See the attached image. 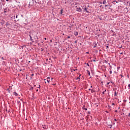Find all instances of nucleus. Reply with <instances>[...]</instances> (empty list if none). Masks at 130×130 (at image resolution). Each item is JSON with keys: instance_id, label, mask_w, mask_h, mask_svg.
<instances>
[{"instance_id": "27", "label": "nucleus", "mask_w": 130, "mask_h": 130, "mask_svg": "<svg viewBox=\"0 0 130 130\" xmlns=\"http://www.w3.org/2000/svg\"><path fill=\"white\" fill-rule=\"evenodd\" d=\"M115 121H116V119H114Z\"/></svg>"}, {"instance_id": "30", "label": "nucleus", "mask_w": 130, "mask_h": 130, "mask_svg": "<svg viewBox=\"0 0 130 130\" xmlns=\"http://www.w3.org/2000/svg\"><path fill=\"white\" fill-rule=\"evenodd\" d=\"M87 66H88V67H89V63H87Z\"/></svg>"}, {"instance_id": "26", "label": "nucleus", "mask_w": 130, "mask_h": 130, "mask_svg": "<svg viewBox=\"0 0 130 130\" xmlns=\"http://www.w3.org/2000/svg\"><path fill=\"white\" fill-rule=\"evenodd\" d=\"M88 90H89V91H91V89H90V88Z\"/></svg>"}, {"instance_id": "2", "label": "nucleus", "mask_w": 130, "mask_h": 130, "mask_svg": "<svg viewBox=\"0 0 130 130\" xmlns=\"http://www.w3.org/2000/svg\"><path fill=\"white\" fill-rule=\"evenodd\" d=\"M29 37H30V41H32V40H33V39H32V38H33V37L32 36V34H30L29 35Z\"/></svg>"}, {"instance_id": "1", "label": "nucleus", "mask_w": 130, "mask_h": 130, "mask_svg": "<svg viewBox=\"0 0 130 130\" xmlns=\"http://www.w3.org/2000/svg\"><path fill=\"white\" fill-rule=\"evenodd\" d=\"M89 9L88 8H85L84 10V12H86V13H89Z\"/></svg>"}, {"instance_id": "18", "label": "nucleus", "mask_w": 130, "mask_h": 130, "mask_svg": "<svg viewBox=\"0 0 130 130\" xmlns=\"http://www.w3.org/2000/svg\"><path fill=\"white\" fill-rule=\"evenodd\" d=\"M128 117H130V113L128 114Z\"/></svg>"}, {"instance_id": "16", "label": "nucleus", "mask_w": 130, "mask_h": 130, "mask_svg": "<svg viewBox=\"0 0 130 130\" xmlns=\"http://www.w3.org/2000/svg\"><path fill=\"white\" fill-rule=\"evenodd\" d=\"M31 36H32V37H34V36L32 34H31Z\"/></svg>"}, {"instance_id": "4", "label": "nucleus", "mask_w": 130, "mask_h": 130, "mask_svg": "<svg viewBox=\"0 0 130 130\" xmlns=\"http://www.w3.org/2000/svg\"><path fill=\"white\" fill-rule=\"evenodd\" d=\"M14 94L15 96H19V94L16 92H14Z\"/></svg>"}, {"instance_id": "40", "label": "nucleus", "mask_w": 130, "mask_h": 130, "mask_svg": "<svg viewBox=\"0 0 130 130\" xmlns=\"http://www.w3.org/2000/svg\"><path fill=\"white\" fill-rule=\"evenodd\" d=\"M92 86H90L91 88H92Z\"/></svg>"}, {"instance_id": "9", "label": "nucleus", "mask_w": 130, "mask_h": 130, "mask_svg": "<svg viewBox=\"0 0 130 130\" xmlns=\"http://www.w3.org/2000/svg\"><path fill=\"white\" fill-rule=\"evenodd\" d=\"M109 48V46H106V49H108Z\"/></svg>"}, {"instance_id": "33", "label": "nucleus", "mask_w": 130, "mask_h": 130, "mask_svg": "<svg viewBox=\"0 0 130 130\" xmlns=\"http://www.w3.org/2000/svg\"><path fill=\"white\" fill-rule=\"evenodd\" d=\"M2 59H4V57H2Z\"/></svg>"}, {"instance_id": "12", "label": "nucleus", "mask_w": 130, "mask_h": 130, "mask_svg": "<svg viewBox=\"0 0 130 130\" xmlns=\"http://www.w3.org/2000/svg\"><path fill=\"white\" fill-rule=\"evenodd\" d=\"M128 87H129L128 89H130V84H128Z\"/></svg>"}, {"instance_id": "41", "label": "nucleus", "mask_w": 130, "mask_h": 130, "mask_svg": "<svg viewBox=\"0 0 130 130\" xmlns=\"http://www.w3.org/2000/svg\"><path fill=\"white\" fill-rule=\"evenodd\" d=\"M105 92H106V90H105Z\"/></svg>"}, {"instance_id": "3", "label": "nucleus", "mask_w": 130, "mask_h": 130, "mask_svg": "<svg viewBox=\"0 0 130 130\" xmlns=\"http://www.w3.org/2000/svg\"><path fill=\"white\" fill-rule=\"evenodd\" d=\"M77 11H78V12H82V9H81V8H77Z\"/></svg>"}, {"instance_id": "38", "label": "nucleus", "mask_w": 130, "mask_h": 130, "mask_svg": "<svg viewBox=\"0 0 130 130\" xmlns=\"http://www.w3.org/2000/svg\"><path fill=\"white\" fill-rule=\"evenodd\" d=\"M34 87H36V85H34Z\"/></svg>"}, {"instance_id": "22", "label": "nucleus", "mask_w": 130, "mask_h": 130, "mask_svg": "<svg viewBox=\"0 0 130 130\" xmlns=\"http://www.w3.org/2000/svg\"><path fill=\"white\" fill-rule=\"evenodd\" d=\"M105 7H108V5H105Z\"/></svg>"}, {"instance_id": "19", "label": "nucleus", "mask_w": 130, "mask_h": 130, "mask_svg": "<svg viewBox=\"0 0 130 130\" xmlns=\"http://www.w3.org/2000/svg\"><path fill=\"white\" fill-rule=\"evenodd\" d=\"M61 14H62V10H61Z\"/></svg>"}, {"instance_id": "10", "label": "nucleus", "mask_w": 130, "mask_h": 130, "mask_svg": "<svg viewBox=\"0 0 130 130\" xmlns=\"http://www.w3.org/2000/svg\"><path fill=\"white\" fill-rule=\"evenodd\" d=\"M91 93H94V90H93V89H91Z\"/></svg>"}, {"instance_id": "29", "label": "nucleus", "mask_w": 130, "mask_h": 130, "mask_svg": "<svg viewBox=\"0 0 130 130\" xmlns=\"http://www.w3.org/2000/svg\"><path fill=\"white\" fill-rule=\"evenodd\" d=\"M16 18H18V15H16Z\"/></svg>"}, {"instance_id": "24", "label": "nucleus", "mask_w": 130, "mask_h": 130, "mask_svg": "<svg viewBox=\"0 0 130 130\" xmlns=\"http://www.w3.org/2000/svg\"><path fill=\"white\" fill-rule=\"evenodd\" d=\"M44 39H45V40H46L47 39H46V38H45Z\"/></svg>"}, {"instance_id": "32", "label": "nucleus", "mask_w": 130, "mask_h": 130, "mask_svg": "<svg viewBox=\"0 0 130 130\" xmlns=\"http://www.w3.org/2000/svg\"><path fill=\"white\" fill-rule=\"evenodd\" d=\"M37 92H38V89H37Z\"/></svg>"}, {"instance_id": "14", "label": "nucleus", "mask_w": 130, "mask_h": 130, "mask_svg": "<svg viewBox=\"0 0 130 130\" xmlns=\"http://www.w3.org/2000/svg\"><path fill=\"white\" fill-rule=\"evenodd\" d=\"M8 90L9 93H10V89L8 88Z\"/></svg>"}, {"instance_id": "6", "label": "nucleus", "mask_w": 130, "mask_h": 130, "mask_svg": "<svg viewBox=\"0 0 130 130\" xmlns=\"http://www.w3.org/2000/svg\"><path fill=\"white\" fill-rule=\"evenodd\" d=\"M87 74H88L89 76H91L90 74V71H89L88 70H87Z\"/></svg>"}, {"instance_id": "15", "label": "nucleus", "mask_w": 130, "mask_h": 130, "mask_svg": "<svg viewBox=\"0 0 130 130\" xmlns=\"http://www.w3.org/2000/svg\"><path fill=\"white\" fill-rule=\"evenodd\" d=\"M114 95L116 96V92H115Z\"/></svg>"}, {"instance_id": "39", "label": "nucleus", "mask_w": 130, "mask_h": 130, "mask_svg": "<svg viewBox=\"0 0 130 130\" xmlns=\"http://www.w3.org/2000/svg\"><path fill=\"white\" fill-rule=\"evenodd\" d=\"M112 104H113V105H114V103H113Z\"/></svg>"}, {"instance_id": "34", "label": "nucleus", "mask_w": 130, "mask_h": 130, "mask_svg": "<svg viewBox=\"0 0 130 130\" xmlns=\"http://www.w3.org/2000/svg\"><path fill=\"white\" fill-rule=\"evenodd\" d=\"M51 80H53V78H51Z\"/></svg>"}, {"instance_id": "8", "label": "nucleus", "mask_w": 130, "mask_h": 130, "mask_svg": "<svg viewBox=\"0 0 130 130\" xmlns=\"http://www.w3.org/2000/svg\"><path fill=\"white\" fill-rule=\"evenodd\" d=\"M103 4L104 5H105V4H107L106 1L105 0L103 2Z\"/></svg>"}, {"instance_id": "31", "label": "nucleus", "mask_w": 130, "mask_h": 130, "mask_svg": "<svg viewBox=\"0 0 130 130\" xmlns=\"http://www.w3.org/2000/svg\"><path fill=\"white\" fill-rule=\"evenodd\" d=\"M31 76H34V74H32Z\"/></svg>"}, {"instance_id": "42", "label": "nucleus", "mask_w": 130, "mask_h": 130, "mask_svg": "<svg viewBox=\"0 0 130 130\" xmlns=\"http://www.w3.org/2000/svg\"><path fill=\"white\" fill-rule=\"evenodd\" d=\"M100 4H102V3L101 2Z\"/></svg>"}, {"instance_id": "36", "label": "nucleus", "mask_w": 130, "mask_h": 130, "mask_svg": "<svg viewBox=\"0 0 130 130\" xmlns=\"http://www.w3.org/2000/svg\"><path fill=\"white\" fill-rule=\"evenodd\" d=\"M93 47H94V48H95V47H96V46H94Z\"/></svg>"}, {"instance_id": "37", "label": "nucleus", "mask_w": 130, "mask_h": 130, "mask_svg": "<svg viewBox=\"0 0 130 130\" xmlns=\"http://www.w3.org/2000/svg\"><path fill=\"white\" fill-rule=\"evenodd\" d=\"M53 85H55V84H53Z\"/></svg>"}, {"instance_id": "23", "label": "nucleus", "mask_w": 130, "mask_h": 130, "mask_svg": "<svg viewBox=\"0 0 130 130\" xmlns=\"http://www.w3.org/2000/svg\"><path fill=\"white\" fill-rule=\"evenodd\" d=\"M68 38H70V36H68Z\"/></svg>"}, {"instance_id": "28", "label": "nucleus", "mask_w": 130, "mask_h": 130, "mask_svg": "<svg viewBox=\"0 0 130 130\" xmlns=\"http://www.w3.org/2000/svg\"><path fill=\"white\" fill-rule=\"evenodd\" d=\"M103 94H105L104 91V92H103Z\"/></svg>"}, {"instance_id": "35", "label": "nucleus", "mask_w": 130, "mask_h": 130, "mask_svg": "<svg viewBox=\"0 0 130 130\" xmlns=\"http://www.w3.org/2000/svg\"><path fill=\"white\" fill-rule=\"evenodd\" d=\"M7 1V2H9V0H6Z\"/></svg>"}, {"instance_id": "20", "label": "nucleus", "mask_w": 130, "mask_h": 130, "mask_svg": "<svg viewBox=\"0 0 130 130\" xmlns=\"http://www.w3.org/2000/svg\"><path fill=\"white\" fill-rule=\"evenodd\" d=\"M121 77L122 78L123 77V76H122V75H120Z\"/></svg>"}, {"instance_id": "21", "label": "nucleus", "mask_w": 130, "mask_h": 130, "mask_svg": "<svg viewBox=\"0 0 130 130\" xmlns=\"http://www.w3.org/2000/svg\"><path fill=\"white\" fill-rule=\"evenodd\" d=\"M79 79H80V78L78 77L76 79V80H79Z\"/></svg>"}, {"instance_id": "43", "label": "nucleus", "mask_w": 130, "mask_h": 130, "mask_svg": "<svg viewBox=\"0 0 130 130\" xmlns=\"http://www.w3.org/2000/svg\"><path fill=\"white\" fill-rule=\"evenodd\" d=\"M5 13H6V11H5Z\"/></svg>"}, {"instance_id": "7", "label": "nucleus", "mask_w": 130, "mask_h": 130, "mask_svg": "<svg viewBox=\"0 0 130 130\" xmlns=\"http://www.w3.org/2000/svg\"><path fill=\"white\" fill-rule=\"evenodd\" d=\"M49 77H48L47 80V82H48V83H49L50 82V80H49Z\"/></svg>"}, {"instance_id": "11", "label": "nucleus", "mask_w": 130, "mask_h": 130, "mask_svg": "<svg viewBox=\"0 0 130 130\" xmlns=\"http://www.w3.org/2000/svg\"><path fill=\"white\" fill-rule=\"evenodd\" d=\"M83 108V109H84L85 111H87V108Z\"/></svg>"}, {"instance_id": "25", "label": "nucleus", "mask_w": 130, "mask_h": 130, "mask_svg": "<svg viewBox=\"0 0 130 130\" xmlns=\"http://www.w3.org/2000/svg\"><path fill=\"white\" fill-rule=\"evenodd\" d=\"M93 61H96V60H93Z\"/></svg>"}, {"instance_id": "17", "label": "nucleus", "mask_w": 130, "mask_h": 130, "mask_svg": "<svg viewBox=\"0 0 130 130\" xmlns=\"http://www.w3.org/2000/svg\"><path fill=\"white\" fill-rule=\"evenodd\" d=\"M37 88H40V85H39Z\"/></svg>"}, {"instance_id": "5", "label": "nucleus", "mask_w": 130, "mask_h": 130, "mask_svg": "<svg viewBox=\"0 0 130 130\" xmlns=\"http://www.w3.org/2000/svg\"><path fill=\"white\" fill-rule=\"evenodd\" d=\"M78 32H77V31H75V32H74V35H75L76 36H77V35H78Z\"/></svg>"}, {"instance_id": "13", "label": "nucleus", "mask_w": 130, "mask_h": 130, "mask_svg": "<svg viewBox=\"0 0 130 130\" xmlns=\"http://www.w3.org/2000/svg\"><path fill=\"white\" fill-rule=\"evenodd\" d=\"M110 74H112V71H110Z\"/></svg>"}]
</instances>
